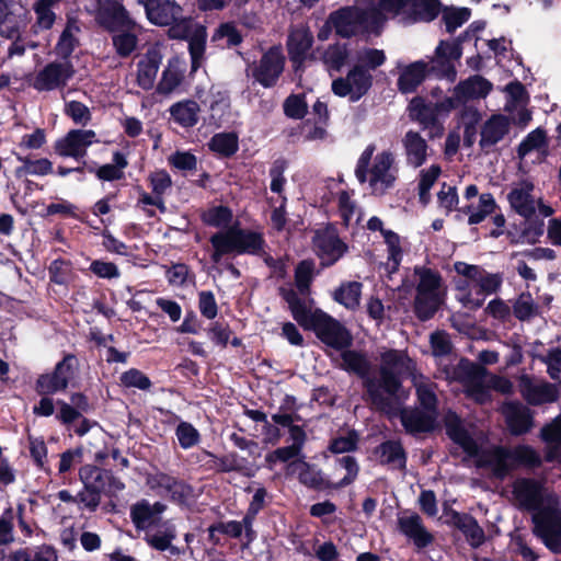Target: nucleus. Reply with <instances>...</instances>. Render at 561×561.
Instances as JSON below:
<instances>
[{
	"label": "nucleus",
	"mask_w": 561,
	"mask_h": 561,
	"mask_svg": "<svg viewBox=\"0 0 561 561\" xmlns=\"http://www.w3.org/2000/svg\"><path fill=\"white\" fill-rule=\"evenodd\" d=\"M447 432L468 456H478L477 465L486 468L493 476L504 478L519 465L535 466L540 462L539 455L529 446L520 445L512 450L492 447L478 455V438L465 430L454 414L447 417Z\"/></svg>",
	"instance_id": "obj_1"
},
{
	"label": "nucleus",
	"mask_w": 561,
	"mask_h": 561,
	"mask_svg": "<svg viewBox=\"0 0 561 561\" xmlns=\"http://www.w3.org/2000/svg\"><path fill=\"white\" fill-rule=\"evenodd\" d=\"M415 374L413 360L403 351L387 350L380 354V380H369L367 390L373 403L387 413L400 411L407 398L398 377Z\"/></svg>",
	"instance_id": "obj_2"
},
{
	"label": "nucleus",
	"mask_w": 561,
	"mask_h": 561,
	"mask_svg": "<svg viewBox=\"0 0 561 561\" xmlns=\"http://www.w3.org/2000/svg\"><path fill=\"white\" fill-rule=\"evenodd\" d=\"M202 219L206 225L221 229L210 238L214 248L211 259L215 263H219L226 254H255L262 249L261 236L240 229L233 221L232 211L226 206H210L203 213Z\"/></svg>",
	"instance_id": "obj_3"
},
{
	"label": "nucleus",
	"mask_w": 561,
	"mask_h": 561,
	"mask_svg": "<svg viewBox=\"0 0 561 561\" xmlns=\"http://www.w3.org/2000/svg\"><path fill=\"white\" fill-rule=\"evenodd\" d=\"M287 302L294 319L305 329L313 330L317 336L327 345L342 350L351 344L350 333L333 318L319 309H312L296 298L287 296Z\"/></svg>",
	"instance_id": "obj_4"
},
{
	"label": "nucleus",
	"mask_w": 561,
	"mask_h": 561,
	"mask_svg": "<svg viewBox=\"0 0 561 561\" xmlns=\"http://www.w3.org/2000/svg\"><path fill=\"white\" fill-rule=\"evenodd\" d=\"M358 181L374 195H383L393 187L397 180L394 157L389 151L374 156V147H367L358 159L356 167Z\"/></svg>",
	"instance_id": "obj_5"
},
{
	"label": "nucleus",
	"mask_w": 561,
	"mask_h": 561,
	"mask_svg": "<svg viewBox=\"0 0 561 561\" xmlns=\"http://www.w3.org/2000/svg\"><path fill=\"white\" fill-rule=\"evenodd\" d=\"M96 20L108 30L122 28L121 33L113 36V44L119 56L126 57L135 50L137 37L130 32L134 22L118 2L110 0L100 2Z\"/></svg>",
	"instance_id": "obj_6"
},
{
	"label": "nucleus",
	"mask_w": 561,
	"mask_h": 561,
	"mask_svg": "<svg viewBox=\"0 0 561 561\" xmlns=\"http://www.w3.org/2000/svg\"><path fill=\"white\" fill-rule=\"evenodd\" d=\"M412 380L424 411H400L401 423L409 432L431 431L436 420L434 385L420 374H414Z\"/></svg>",
	"instance_id": "obj_7"
},
{
	"label": "nucleus",
	"mask_w": 561,
	"mask_h": 561,
	"mask_svg": "<svg viewBox=\"0 0 561 561\" xmlns=\"http://www.w3.org/2000/svg\"><path fill=\"white\" fill-rule=\"evenodd\" d=\"M373 4L377 7L365 11L358 8H344L332 13L335 32L343 37L355 35L360 31L377 33L386 19V12L375 0Z\"/></svg>",
	"instance_id": "obj_8"
},
{
	"label": "nucleus",
	"mask_w": 561,
	"mask_h": 561,
	"mask_svg": "<svg viewBox=\"0 0 561 561\" xmlns=\"http://www.w3.org/2000/svg\"><path fill=\"white\" fill-rule=\"evenodd\" d=\"M415 274L420 278L415 310L419 318L426 320L434 314L442 302L444 295L442 279L436 272L425 267H416Z\"/></svg>",
	"instance_id": "obj_9"
},
{
	"label": "nucleus",
	"mask_w": 561,
	"mask_h": 561,
	"mask_svg": "<svg viewBox=\"0 0 561 561\" xmlns=\"http://www.w3.org/2000/svg\"><path fill=\"white\" fill-rule=\"evenodd\" d=\"M145 9L151 23L161 26L172 25L170 28L172 37L188 36L192 21L182 18V10L173 0H147Z\"/></svg>",
	"instance_id": "obj_10"
},
{
	"label": "nucleus",
	"mask_w": 561,
	"mask_h": 561,
	"mask_svg": "<svg viewBox=\"0 0 561 561\" xmlns=\"http://www.w3.org/2000/svg\"><path fill=\"white\" fill-rule=\"evenodd\" d=\"M512 500L519 507L531 511L533 518L540 511H548L550 504L551 510L559 504L554 494L546 492L538 482L529 479H517L513 483Z\"/></svg>",
	"instance_id": "obj_11"
},
{
	"label": "nucleus",
	"mask_w": 561,
	"mask_h": 561,
	"mask_svg": "<svg viewBox=\"0 0 561 561\" xmlns=\"http://www.w3.org/2000/svg\"><path fill=\"white\" fill-rule=\"evenodd\" d=\"M535 185L529 180H522L512 185L507 201L514 211L524 218L533 217L538 210L542 217H549L553 209L546 205L541 198L534 196Z\"/></svg>",
	"instance_id": "obj_12"
},
{
	"label": "nucleus",
	"mask_w": 561,
	"mask_h": 561,
	"mask_svg": "<svg viewBox=\"0 0 561 561\" xmlns=\"http://www.w3.org/2000/svg\"><path fill=\"white\" fill-rule=\"evenodd\" d=\"M388 14L402 15L404 20L431 21L439 12L437 0H375Z\"/></svg>",
	"instance_id": "obj_13"
},
{
	"label": "nucleus",
	"mask_w": 561,
	"mask_h": 561,
	"mask_svg": "<svg viewBox=\"0 0 561 561\" xmlns=\"http://www.w3.org/2000/svg\"><path fill=\"white\" fill-rule=\"evenodd\" d=\"M373 87V75L368 69L353 66L343 78L332 81V91L335 95L347 98L351 102H357L368 93Z\"/></svg>",
	"instance_id": "obj_14"
},
{
	"label": "nucleus",
	"mask_w": 561,
	"mask_h": 561,
	"mask_svg": "<svg viewBox=\"0 0 561 561\" xmlns=\"http://www.w3.org/2000/svg\"><path fill=\"white\" fill-rule=\"evenodd\" d=\"M540 511L534 517L535 533L548 549L561 553V511L559 504L551 510Z\"/></svg>",
	"instance_id": "obj_15"
},
{
	"label": "nucleus",
	"mask_w": 561,
	"mask_h": 561,
	"mask_svg": "<svg viewBox=\"0 0 561 561\" xmlns=\"http://www.w3.org/2000/svg\"><path fill=\"white\" fill-rule=\"evenodd\" d=\"M492 90V84L480 76H473L459 83L454 98H448L436 105L437 115L448 113L451 108L469 100L485 98Z\"/></svg>",
	"instance_id": "obj_16"
},
{
	"label": "nucleus",
	"mask_w": 561,
	"mask_h": 561,
	"mask_svg": "<svg viewBox=\"0 0 561 561\" xmlns=\"http://www.w3.org/2000/svg\"><path fill=\"white\" fill-rule=\"evenodd\" d=\"M313 249L323 265H331L343 256L346 245L341 241L332 227H325L316 231Z\"/></svg>",
	"instance_id": "obj_17"
},
{
	"label": "nucleus",
	"mask_w": 561,
	"mask_h": 561,
	"mask_svg": "<svg viewBox=\"0 0 561 561\" xmlns=\"http://www.w3.org/2000/svg\"><path fill=\"white\" fill-rule=\"evenodd\" d=\"M96 141L93 130L75 129L55 144V151L61 157L82 158L87 149Z\"/></svg>",
	"instance_id": "obj_18"
},
{
	"label": "nucleus",
	"mask_w": 561,
	"mask_h": 561,
	"mask_svg": "<svg viewBox=\"0 0 561 561\" xmlns=\"http://www.w3.org/2000/svg\"><path fill=\"white\" fill-rule=\"evenodd\" d=\"M285 58L279 47H272L261 58L253 70V77L263 87L268 88L275 84L283 72Z\"/></svg>",
	"instance_id": "obj_19"
},
{
	"label": "nucleus",
	"mask_w": 561,
	"mask_h": 561,
	"mask_svg": "<svg viewBox=\"0 0 561 561\" xmlns=\"http://www.w3.org/2000/svg\"><path fill=\"white\" fill-rule=\"evenodd\" d=\"M27 10L20 2L0 0V35L12 38L25 24Z\"/></svg>",
	"instance_id": "obj_20"
},
{
	"label": "nucleus",
	"mask_w": 561,
	"mask_h": 561,
	"mask_svg": "<svg viewBox=\"0 0 561 561\" xmlns=\"http://www.w3.org/2000/svg\"><path fill=\"white\" fill-rule=\"evenodd\" d=\"M427 71L428 65L423 60L411 64L398 61L396 66L398 90L404 94L414 92L425 79Z\"/></svg>",
	"instance_id": "obj_21"
},
{
	"label": "nucleus",
	"mask_w": 561,
	"mask_h": 561,
	"mask_svg": "<svg viewBox=\"0 0 561 561\" xmlns=\"http://www.w3.org/2000/svg\"><path fill=\"white\" fill-rule=\"evenodd\" d=\"M506 103L505 111L512 119L520 125H526L530 119V112L527 110L528 98L524 87L519 82H512L505 87Z\"/></svg>",
	"instance_id": "obj_22"
},
{
	"label": "nucleus",
	"mask_w": 561,
	"mask_h": 561,
	"mask_svg": "<svg viewBox=\"0 0 561 561\" xmlns=\"http://www.w3.org/2000/svg\"><path fill=\"white\" fill-rule=\"evenodd\" d=\"M71 362L72 358H65L51 374L42 375L36 382L37 392L48 396L65 390L71 375Z\"/></svg>",
	"instance_id": "obj_23"
},
{
	"label": "nucleus",
	"mask_w": 561,
	"mask_h": 561,
	"mask_svg": "<svg viewBox=\"0 0 561 561\" xmlns=\"http://www.w3.org/2000/svg\"><path fill=\"white\" fill-rule=\"evenodd\" d=\"M72 76V70L67 62L47 65L33 81V87L38 91H50L62 84Z\"/></svg>",
	"instance_id": "obj_24"
},
{
	"label": "nucleus",
	"mask_w": 561,
	"mask_h": 561,
	"mask_svg": "<svg viewBox=\"0 0 561 561\" xmlns=\"http://www.w3.org/2000/svg\"><path fill=\"white\" fill-rule=\"evenodd\" d=\"M399 529L419 548L426 547L432 541V535L422 524L421 517L415 513L404 512L398 518Z\"/></svg>",
	"instance_id": "obj_25"
},
{
	"label": "nucleus",
	"mask_w": 561,
	"mask_h": 561,
	"mask_svg": "<svg viewBox=\"0 0 561 561\" xmlns=\"http://www.w3.org/2000/svg\"><path fill=\"white\" fill-rule=\"evenodd\" d=\"M161 60L162 53L157 46L148 49L139 60L137 82L142 89L149 90L153 87Z\"/></svg>",
	"instance_id": "obj_26"
},
{
	"label": "nucleus",
	"mask_w": 561,
	"mask_h": 561,
	"mask_svg": "<svg viewBox=\"0 0 561 561\" xmlns=\"http://www.w3.org/2000/svg\"><path fill=\"white\" fill-rule=\"evenodd\" d=\"M460 56L461 51L458 45L454 43L442 42L436 48L432 68L453 81L456 77L453 62L458 60Z\"/></svg>",
	"instance_id": "obj_27"
},
{
	"label": "nucleus",
	"mask_w": 561,
	"mask_h": 561,
	"mask_svg": "<svg viewBox=\"0 0 561 561\" xmlns=\"http://www.w3.org/2000/svg\"><path fill=\"white\" fill-rule=\"evenodd\" d=\"M312 34L305 25L294 27L288 36L287 48L291 61L300 65L312 45Z\"/></svg>",
	"instance_id": "obj_28"
},
{
	"label": "nucleus",
	"mask_w": 561,
	"mask_h": 561,
	"mask_svg": "<svg viewBox=\"0 0 561 561\" xmlns=\"http://www.w3.org/2000/svg\"><path fill=\"white\" fill-rule=\"evenodd\" d=\"M367 228L371 231H380L388 249L387 267L390 272L396 271L402 257L399 236L390 230H385L382 221L378 217H371L367 222Z\"/></svg>",
	"instance_id": "obj_29"
},
{
	"label": "nucleus",
	"mask_w": 561,
	"mask_h": 561,
	"mask_svg": "<svg viewBox=\"0 0 561 561\" xmlns=\"http://www.w3.org/2000/svg\"><path fill=\"white\" fill-rule=\"evenodd\" d=\"M510 431L515 434H524L531 427L529 410L519 403H506L502 408Z\"/></svg>",
	"instance_id": "obj_30"
},
{
	"label": "nucleus",
	"mask_w": 561,
	"mask_h": 561,
	"mask_svg": "<svg viewBox=\"0 0 561 561\" xmlns=\"http://www.w3.org/2000/svg\"><path fill=\"white\" fill-rule=\"evenodd\" d=\"M520 391L531 404L552 402L557 399V389L549 383H535L527 378L522 379Z\"/></svg>",
	"instance_id": "obj_31"
},
{
	"label": "nucleus",
	"mask_w": 561,
	"mask_h": 561,
	"mask_svg": "<svg viewBox=\"0 0 561 561\" xmlns=\"http://www.w3.org/2000/svg\"><path fill=\"white\" fill-rule=\"evenodd\" d=\"M408 163L417 168L428 156L426 141L415 131H408L403 138Z\"/></svg>",
	"instance_id": "obj_32"
},
{
	"label": "nucleus",
	"mask_w": 561,
	"mask_h": 561,
	"mask_svg": "<svg viewBox=\"0 0 561 561\" xmlns=\"http://www.w3.org/2000/svg\"><path fill=\"white\" fill-rule=\"evenodd\" d=\"M164 506L160 503L150 505L148 502H140L133 506L131 518L137 528H148L157 524Z\"/></svg>",
	"instance_id": "obj_33"
},
{
	"label": "nucleus",
	"mask_w": 561,
	"mask_h": 561,
	"mask_svg": "<svg viewBox=\"0 0 561 561\" xmlns=\"http://www.w3.org/2000/svg\"><path fill=\"white\" fill-rule=\"evenodd\" d=\"M510 122L506 116L496 114L490 117L481 131V145L492 146L499 142L507 134Z\"/></svg>",
	"instance_id": "obj_34"
},
{
	"label": "nucleus",
	"mask_w": 561,
	"mask_h": 561,
	"mask_svg": "<svg viewBox=\"0 0 561 561\" xmlns=\"http://www.w3.org/2000/svg\"><path fill=\"white\" fill-rule=\"evenodd\" d=\"M547 444V458L561 461V415L541 432Z\"/></svg>",
	"instance_id": "obj_35"
},
{
	"label": "nucleus",
	"mask_w": 561,
	"mask_h": 561,
	"mask_svg": "<svg viewBox=\"0 0 561 561\" xmlns=\"http://www.w3.org/2000/svg\"><path fill=\"white\" fill-rule=\"evenodd\" d=\"M183 71L182 62L178 58L171 59L162 72L158 90L162 93L172 92L181 83Z\"/></svg>",
	"instance_id": "obj_36"
},
{
	"label": "nucleus",
	"mask_w": 561,
	"mask_h": 561,
	"mask_svg": "<svg viewBox=\"0 0 561 561\" xmlns=\"http://www.w3.org/2000/svg\"><path fill=\"white\" fill-rule=\"evenodd\" d=\"M79 478L85 488L102 492L106 489L108 471L102 470L92 465H85L80 468Z\"/></svg>",
	"instance_id": "obj_37"
},
{
	"label": "nucleus",
	"mask_w": 561,
	"mask_h": 561,
	"mask_svg": "<svg viewBox=\"0 0 561 561\" xmlns=\"http://www.w3.org/2000/svg\"><path fill=\"white\" fill-rule=\"evenodd\" d=\"M199 106L194 101L180 102L171 107V115L182 126L190 127L197 123Z\"/></svg>",
	"instance_id": "obj_38"
},
{
	"label": "nucleus",
	"mask_w": 561,
	"mask_h": 561,
	"mask_svg": "<svg viewBox=\"0 0 561 561\" xmlns=\"http://www.w3.org/2000/svg\"><path fill=\"white\" fill-rule=\"evenodd\" d=\"M11 561H58V554L51 546H39L33 551L20 549L10 556Z\"/></svg>",
	"instance_id": "obj_39"
},
{
	"label": "nucleus",
	"mask_w": 561,
	"mask_h": 561,
	"mask_svg": "<svg viewBox=\"0 0 561 561\" xmlns=\"http://www.w3.org/2000/svg\"><path fill=\"white\" fill-rule=\"evenodd\" d=\"M175 538V530L172 526H165L163 530L159 529L154 533L146 534L147 543L153 549L165 551L169 550L171 553H175L178 550L172 546V541Z\"/></svg>",
	"instance_id": "obj_40"
},
{
	"label": "nucleus",
	"mask_w": 561,
	"mask_h": 561,
	"mask_svg": "<svg viewBox=\"0 0 561 561\" xmlns=\"http://www.w3.org/2000/svg\"><path fill=\"white\" fill-rule=\"evenodd\" d=\"M335 203L343 222L346 226L357 222L359 220V211L350 196V194L343 190L336 193Z\"/></svg>",
	"instance_id": "obj_41"
},
{
	"label": "nucleus",
	"mask_w": 561,
	"mask_h": 561,
	"mask_svg": "<svg viewBox=\"0 0 561 561\" xmlns=\"http://www.w3.org/2000/svg\"><path fill=\"white\" fill-rule=\"evenodd\" d=\"M386 54L382 49L364 47L356 53L354 66H360L365 69L373 70L386 62Z\"/></svg>",
	"instance_id": "obj_42"
},
{
	"label": "nucleus",
	"mask_w": 561,
	"mask_h": 561,
	"mask_svg": "<svg viewBox=\"0 0 561 561\" xmlns=\"http://www.w3.org/2000/svg\"><path fill=\"white\" fill-rule=\"evenodd\" d=\"M362 285L352 282L342 285L335 293V300L347 309H355L359 305Z\"/></svg>",
	"instance_id": "obj_43"
},
{
	"label": "nucleus",
	"mask_w": 561,
	"mask_h": 561,
	"mask_svg": "<svg viewBox=\"0 0 561 561\" xmlns=\"http://www.w3.org/2000/svg\"><path fill=\"white\" fill-rule=\"evenodd\" d=\"M379 458L382 462L391 465L393 468H402L405 463V457L401 445L397 442H387L379 447Z\"/></svg>",
	"instance_id": "obj_44"
},
{
	"label": "nucleus",
	"mask_w": 561,
	"mask_h": 561,
	"mask_svg": "<svg viewBox=\"0 0 561 561\" xmlns=\"http://www.w3.org/2000/svg\"><path fill=\"white\" fill-rule=\"evenodd\" d=\"M495 206V201L491 194L480 195L478 207H468L466 210V213L469 214V224L477 225L481 222L486 216L494 211Z\"/></svg>",
	"instance_id": "obj_45"
},
{
	"label": "nucleus",
	"mask_w": 561,
	"mask_h": 561,
	"mask_svg": "<svg viewBox=\"0 0 561 561\" xmlns=\"http://www.w3.org/2000/svg\"><path fill=\"white\" fill-rule=\"evenodd\" d=\"M350 54L345 45L330 46L323 54V62L329 69L340 70L348 60Z\"/></svg>",
	"instance_id": "obj_46"
},
{
	"label": "nucleus",
	"mask_w": 561,
	"mask_h": 561,
	"mask_svg": "<svg viewBox=\"0 0 561 561\" xmlns=\"http://www.w3.org/2000/svg\"><path fill=\"white\" fill-rule=\"evenodd\" d=\"M547 147V136L545 130L537 128L529 133L518 147V156L526 157L535 150H541Z\"/></svg>",
	"instance_id": "obj_47"
},
{
	"label": "nucleus",
	"mask_w": 561,
	"mask_h": 561,
	"mask_svg": "<svg viewBox=\"0 0 561 561\" xmlns=\"http://www.w3.org/2000/svg\"><path fill=\"white\" fill-rule=\"evenodd\" d=\"M440 174V168L436 164L431 165L428 169L422 170L420 174L419 195L423 204L430 201V190L436 182Z\"/></svg>",
	"instance_id": "obj_48"
},
{
	"label": "nucleus",
	"mask_w": 561,
	"mask_h": 561,
	"mask_svg": "<svg viewBox=\"0 0 561 561\" xmlns=\"http://www.w3.org/2000/svg\"><path fill=\"white\" fill-rule=\"evenodd\" d=\"M114 163L104 164L98 169L96 175L104 181L118 180L123 176V169L127 165L125 157L116 152L113 158Z\"/></svg>",
	"instance_id": "obj_49"
},
{
	"label": "nucleus",
	"mask_w": 561,
	"mask_h": 561,
	"mask_svg": "<svg viewBox=\"0 0 561 561\" xmlns=\"http://www.w3.org/2000/svg\"><path fill=\"white\" fill-rule=\"evenodd\" d=\"M209 148L219 154L231 156L238 149V140L232 134H217L211 138Z\"/></svg>",
	"instance_id": "obj_50"
},
{
	"label": "nucleus",
	"mask_w": 561,
	"mask_h": 561,
	"mask_svg": "<svg viewBox=\"0 0 561 561\" xmlns=\"http://www.w3.org/2000/svg\"><path fill=\"white\" fill-rule=\"evenodd\" d=\"M78 32L79 26L76 22H69L67 24L56 46V50L60 56L67 57L71 54L77 44L76 35Z\"/></svg>",
	"instance_id": "obj_51"
},
{
	"label": "nucleus",
	"mask_w": 561,
	"mask_h": 561,
	"mask_svg": "<svg viewBox=\"0 0 561 561\" xmlns=\"http://www.w3.org/2000/svg\"><path fill=\"white\" fill-rule=\"evenodd\" d=\"M340 366L345 370H350L358 375H364L368 370V363L366 358L354 351H344L341 354Z\"/></svg>",
	"instance_id": "obj_52"
},
{
	"label": "nucleus",
	"mask_w": 561,
	"mask_h": 561,
	"mask_svg": "<svg viewBox=\"0 0 561 561\" xmlns=\"http://www.w3.org/2000/svg\"><path fill=\"white\" fill-rule=\"evenodd\" d=\"M192 26L193 24L191 25L187 37H190L188 47L192 56L193 69H196L198 67V60L203 56L205 49L206 31L204 27L198 26L196 27L194 35L191 36Z\"/></svg>",
	"instance_id": "obj_53"
},
{
	"label": "nucleus",
	"mask_w": 561,
	"mask_h": 561,
	"mask_svg": "<svg viewBox=\"0 0 561 561\" xmlns=\"http://www.w3.org/2000/svg\"><path fill=\"white\" fill-rule=\"evenodd\" d=\"M58 0H38L34 7L36 13V25L41 28H49L55 21V13L51 7Z\"/></svg>",
	"instance_id": "obj_54"
},
{
	"label": "nucleus",
	"mask_w": 561,
	"mask_h": 561,
	"mask_svg": "<svg viewBox=\"0 0 561 561\" xmlns=\"http://www.w3.org/2000/svg\"><path fill=\"white\" fill-rule=\"evenodd\" d=\"M24 164L19 168L16 173L18 175H46L51 172L53 164L48 159H38V160H27L21 159Z\"/></svg>",
	"instance_id": "obj_55"
},
{
	"label": "nucleus",
	"mask_w": 561,
	"mask_h": 561,
	"mask_svg": "<svg viewBox=\"0 0 561 561\" xmlns=\"http://www.w3.org/2000/svg\"><path fill=\"white\" fill-rule=\"evenodd\" d=\"M291 472H297L302 483L314 486L321 481L319 472L311 470L309 465L301 459H298L289 465Z\"/></svg>",
	"instance_id": "obj_56"
},
{
	"label": "nucleus",
	"mask_w": 561,
	"mask_h": 561,
	"mask_svg": "<svg viewBox=\"0 0 561 561\" xmlns=\"http://www.w3.org/2000/svg\"><path fill=\"white\" fill-rule=\"evenodd\" d=\"M470 18V11L466 8L447 9L444 11L443 19L448 32H454Z\"/></svg>",
	"instance_id": "obj_57"
},
{
	"label": "nucleus",
	"mask_w": 561,
	"mask_h": 561,
	"mask_svg": "<svg viewBox=\"0 0 561 561\" xmlns=\"http://www.w3.org/2000/svg\"><path fill=\"white\" fill-rule=\"evenodd\" d=\"M121 382L125 387L138 388L140 390H147L151 386L149 378L140 370L131 368L121 376Z\"/></svg>",
	"instance_id": "obj_58"
},
{
	"label": "nucleus",
	"mask_w": 561,
	"mask_h": 561,
	"mask_svg": "<svg viewBox=\"0 0 561 561\" xmlns=\"http://www.w3.org/2000/svg\"><path fill=\"white\" fill-rule=\"evenodd\" d=\"M284 111L291 118H301L307 113V102L304 95H290L286 99Z\"/></svg>",
	"instance_id": "obj_59"
},
{
	"label": "nucleus",
	"mask_w": 561,
	"mask_h": 561,
	"mask_svg": "<svg viewBox=\"0 0 561 561\" xmlns=\"http://www.w3.org/2000/svg\"><path fill=\"white\" fill-rule=\"evenodd\" d=\"M169 163L181 171H192L196 169V158L187 151H176L168 158Z\"/></svg>",
	"instance_id": "obj_60"
},
{
	"label": "nucleus",
	"mask_w": 561,
	"mask_h": 561,
	"mask_svg": "<svg viewBox=\"0 0 561 561\" xmlns=\"http://www.w3.org/2000/svg\"><path fill=\"white\" fill-rule=\"evenodd\" d=\"M437 198L439 208L446 214H449L458 204L456 188L450 185L444 184L438 192Z\"/></svg>",
	"instance_id": "obj_61"
},
{
	"label": "nucleus",
	"mask_w": 561,
	"mask_h": 561,
	"mask_svg": "<svg viewBox=\"0 0 561 561\" xmlns=\"http://www.w3.org/2000/svg\"><path fill=\"white\" fill-rule=\"evenodd\" d=\"M314 265L310 261H302L296 268V284L300 293H306L313 276Z\"/></svg>",
	"instance_id": "obj_62"
},
{
	"label": "nucleus",
	"mask_w": 561,
	"mask_h": 561,
	"mask_svg": "<svg viewBox=\"0 0 561 561\" xmlns=\"http://www.w3.org/2000/svg\"><path fill=\"white\" fill-rule=\"evenodd\" d=\"M432 354L436 358H443L448 355L451 350L449 337L444 332H435L431 335Z\"/></svg>",
	"instance_id": "obj_63"
},
{
	"label": "nucleus",
	"mask_w": 561,
	"mask_h": 561,
	"mask_svg": "<svg viewBox=\"0 0 561 561\" xmlns=\"http://www.w3.org/2000/svg\"><path fill=\"white\" fill-rule=\"evenodd\" d=\"M176 436L183 448H191L197 444L199 438V434L196 428L185 422L179 424L176 428Z\"/></svg>",
	"instance_id": "obj_64"
}]
</instances>
